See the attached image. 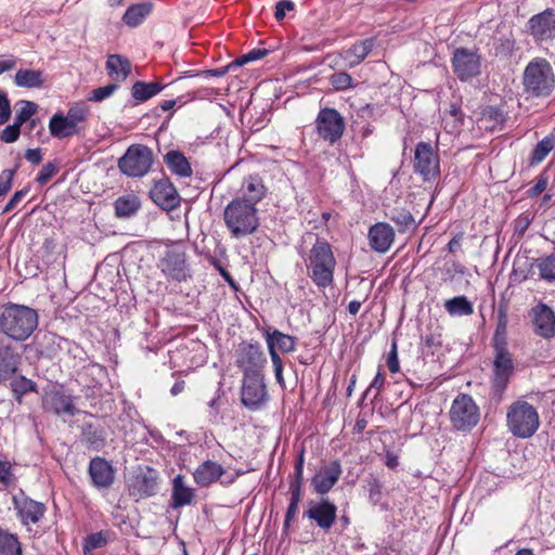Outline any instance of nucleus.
<instances>
[{
	"mask_svg": "<svg viewBox=\"0 0 555 555\" xmlns=\"http://www.w3.org/2000/svg\"><path fill=\"white\" fill-rule=\"evenodd\" d=\"M305 262L311 281L319 288L325 289L333 285L337 261L326 240L317 237Z\"/></svg>",
	"mask_w": 555,
	"mask_h": 555,
	"instance_id": "obj_1",
	"label": "nucleus"
},
{
	"mask_svg": "<svg viewBox=\"0 0 555 555\" xmlns=\"http://www.w3.org/2000/svg\"><path fill=\"white\" fill-rule=\"evenodd\" d=\"M38 325L36 310L16 304H8L2 307L0 313V328L14 340H25Z\"/></svg>",
	"mask_w": 555,
	"mask_h": 555,
	"instance_id": "obj_2",
	"label": "nucleus"
},
{
	"mask_svg": "<svg viewBox=\"0 0 555 555\" xmlns=\"http://www.w3.org/2000/svg\"><path fill=\"white\" fill-rule=\"evenodd\" d=\"M223 221L233 238L254 234L259 225L257 207L245 203L243 198H233L223 210Z\"/></svg>",
	"mask_w": 555,
	"mask_h": 555,
	"instance_id": "obj_3",
	"label": "nucleus"
},
{
	"mask_svg": "<svg viewBox=\"0 0 555 555\" xmlns=\"http://www.w3.org/2000/svg\"><path fill=\"white\" fill-rule=\"evenodd\" d=\"M522 87L531 98L550 96L555 88V74L550 62L543 57L532 59L525 67Z\"/></svg>",
	"mask_w": 555,
	"mask_h": 555,
	"instance_id": "obj_4",
	"label": "nucleus"
},
{
	"mask_svg": "<svg viewBox=\"0 0 555 555\" xmlns=\"http://www.w3.org/2000/svg\"><path fill=\"white\" fill-rule=\"evenodd\" d=\"M506 425L515 437L530 438L540 426L538 411L527 401L518 400L512 403L507 410Z\"/></svg>",
	"mask_w": 555,
	"mask_h": 555,
	"instance_id": "obj_5",
	"label": "nucleus"
},
{
	"mask_svg": "<svg viewBox=\"0 0 555 555\" xmlns=\"http://www.w3.org/2000/svg\"><path fill=\"white\" fill-rule=\"evenodd\" d=\"M90 107L86 102L74 103L67 114H55L49 122L50 133L59 139L79 134L86 128Z\"/></svg>",
	"mask_w": 555,
	"mask_h": 555,
	"instance_id": "obj_6",
	"label": "nucleus"
},
{
	"mask_svg": "<svg viewBox=\"0 0 555 555\" xmlns=\"http://www.w3.org/2000/svg\"><path fill=\"white\" fill-rule=\"evenodd\" d=\"M157 268L170 280L184 282L192 276L185 247L175 243L166 247L158 259Z\"/></svg>",
	"mask_w": 555,
	"mask_h": 555,
	"instance_id": "obj_7",
	"label": "nucleus"
},
{
	"mask_svg": "<svg viewBox=\"0 0 555 555\" xmlns=\"http://www.w3.org/2000/svg\"><path fill=\"white\" fill-rule=\"evenodd\" d=\"M492 377V396L496 400H501L502 396L514 374V363L511 352L506 347V341L495 339Z\"/></svg>",
	"mask_w": 555,
	"mask_h": 555,
	"instance_id": "obj_8",
	"label": "nucleus"
},
{
	"mask_svg": "<svg viewBox=\"0 0 555 555\" xmlns=\"http://www.w3.org/2000/svg\"><path fill=\"white\" fill-rule=\"evenodd\" d=\"M154 163L153 151L143 144H132L119 159L118 167L128 177H143Z\"/></svg>",
	"mask_w": 555,
	"mask_h": 555,
	"instance_id": "obj_9",
	"label": "nucleus"
},
{
	"mask_svg": "<svg viewBox=\"0 0 555 555\" xmlns=\"http://www.w3.org/2000/svg\"><path fill=\"white\" fill-rule=\"evenodd\" d=\"M449 414L452 426L462 431L475 427L480 416L478 405L466 393H461L453 400Z\"/></svg>",
	"mask_w": 555,
	"mask_h": 555,
	"instance_id": "obj_10",
	"label": "nucleus"
},
{
	"mask_svg": "<svg viewBox=\"0 0 555 555\" xmlns=\"http://www.w3.org/2000/svg\"><path fill=\"white\" fill-rule=\"evenodd\" d=\"M413 170L424 181H434L440 176V158L430 143L422 141L416 144Z\"/></svg>",
	"mask_w": 555,
	"mask_h": 555,
	"instance_id": "obj_11",
	"label": "nucleus"
},
{
	"mask_svg": "<svg viewBox=\"0 0 555 555\" xmlns=\"http://www.w3.org/2000/svg\"><path fill=\"white\" fill-rule=\"evenodd\" d=\"M315 129L321 139L330 144H334L344 134L345 118L335 108H322L315 119Z\"/></svg>",
	"mask_w": 555,
	"mask_h": 555,
	"instance_id": "obj_12",
	"label": "nucleus"
},
{
	"mask_svg": "<svg viewBox=\"0 0 555 555\" xmlns=\"http://www.w3.org/2000/svg\"><path fill=\"white\" fill-rule=\"evenodd\" d=\"M452 67L457 78L466 81L480 74L481 57L477 51L457 48L453 52Z\"/></svg>",
	"mask_w": 555,
	"mask_h": 555,
	"instance_id": "obj_13",
	"label": "nucleus"
},
{
	"mask_svg": "<svg viewBox=\"0 0 555 555\" xmlns=\"http://www.w3.org/2000/svg\"><path fill=\"white\" fill-rule=\"evenodd\" d=\"M266 363V356L258 344L243 343L240 345L236 365L243 371L244 376L262 374Z\"/></svg>",
	"mask_w": 555,
	"mask_h": 555,
	"instance_id": "obj_14",
	"label": "nucleus"
},
{
	"mask_svg": "<svg viewBox=\"0 0 555 555\" xmlns=\"http://www.w3.org/2000/svg\"><path fill=\"white\" fill-rule=\"evenodd\" d=\"M302 516L315 522V525L328 531L337 519V506L328 499L322 498L320 501L310 500L308 507Z\"/></svg>",
	"mask_w": 555,
	"mask_h": 555,
	"instance_id": "obj_15",
	"label": "nucleus"
},
{
	"mask_svg": "<svg viewBox=\"0 0 555 555\" xmlns=\"http://www.w3.org/2000/svg\"><path fill=\"white\" fill-rule=\"evenodd\" d=\"M241 400L249 410H257L267 400V390L262 374L244 376Z\"/></svg>",
	"mask_w": 555,
	"mask_h": 555,
	"instance_id": "obj_16",
	"label": "nucleus"
},
{
	"mask_svg": "<svg viewBox=\"0 0 555 555\" xmlns=\"http://www.w3.org/2000/svg\"><path fill=\"white\" fill-rule=\"evenodd\" d=\"M13 506L24 526L38 524L43 518L47 511L43 503L26 496L23 492L20 495L13 496Z\"/></svg>",
	"mask_w": 555,
	"mask_h": 555,
	"instance_id": "obj_17",
	"label": "nucleus"
},
{
	"mask_svg": "<svg viewBox=\"0 0 555 555\" xmlns=\"http://www.w3.org/2000/svg\"><path fill=\"white\" fill-rule=\"evenodd\" d=\"M151 199L164 210L170 211L180 205V196L168 178L156 181L150 190Z\"/></svg>",
	"mask_w": 555,
	"mask_h": 555,
	"instance_id": "obj_18",
	"label": "nucleus"
},
{
	"mask_svg": "<svg viewBox=\"0 0 555 555\" xmlns=\"http://www.w3.org/2000/svg\"><path fill=\"white\" fill-rule=\"evenodd\" d=\"M341 474L343 469L338 461L322 466L311 478L313 491L319 495L327 494L338 482Z\"/></svg>",
	"mask_w": 555,
	"mask_h": 555,
	"instance_id": "obj_19",
	"label": "nucleus"
},
{
	"mask_svg": "<svg viewBox=\"0 0 555 555\" xmlns=\"http://www.w3.org/2000/svg\"><path fill=\"white\" fill-rule=\"evenodd\" d=\"M533 331L537 335L551 339L555 337V312L545 304H538L531 308Z\"/></svg>",
	"mask_w": 555,
	"mask_h": 555,
	"instance_id": "obj_20",
	"label": "nucleus"
},
{
	"mask_svg": "<svg viewBox=\"0 0 555 555\" xmlns=\"http://www.w3.org/2000/svg\"><path fill=\"white\" fill-rule=\"evenodd\" d=\"M88 473L96 489H108L115 480V470L111 463L101 456L89 462Z\"/></svg>",
	"mask_w": 555,
	"mask_h": 555,
	"instance_id": "obj_21",
	"label": "nucleus"
},
{
	"mask_svg": "<svg viewBox=\"0 0 555 555\" xmlns=\"http://www.w3.org/2000/svg\"><path fill=\"white\" fill-rule=\"evenodd\" d=\"M530 34L535 40L544 41L555 37V12L545 10L533 15L529 22Z\"/></svg>",
	"mask_w": 555,
	"mask_h": 555,
	"instance_id": "obj_22",
	"label": "nucleus"
},
{
	"mask_svg": "<svg viewBox=\"0 0 555 555\" xmlns=\"http://www.w3.org/2000/svg\"><path fill=\"white\" fill-rule=\"evenodd\" d=\"M44 408L56 415L74 416L77 409L74 404L72 395L63 389H54L48 392L43 399Z\"/></svg>",
	"mask_w": 555,
	"mask_h": 555,
	"instance_id": "obj_23",
	"label": "nucleus"
},
{
	"mask_svg": "<svg viewBox=\"0 0 555 555\" xmlns=\"http://www.w3.org/2000/svg\"><path fill=\"white\" fill-rule=\"evenodd\" d=\"M370 247L380 254L389 250L395 241V231L392 227L386 222H377L369 230Z\"/></svg>",
	"mask_w": 555,
	"mask_h": 555,
	"instance_id": "obj_24",
	"label": "nucleus"
},
{
	"mask_svg": "<svg viewBox=\"0 0 555 555\" xmlns=\"http://www.w3.org/2000/svg\"><path fill=\"white\" fill-rule=\"evenodd\" d=\"M80 441L93 451H100L107 444V430L99 422H85L81 426Z\"/></svg>",
	"mask_w": 555,
	"mask_h": 555,
	"instance_id": "obj_25",
	"label": "nucleus"
},
{
	"mask_svg": "<svg viewBox=\"0 0 555 555\" xmlns=\"http://www.w3.org/2000/svg\"><path fill=\"white\" fill-rule=\"evenodd\" d=\"M267 192L268 189L262 179L258 175H250L243 180L241 194L235 198H243L245 203L257 207V204L266 197Z\"/></svg>",
	"mask_w": 555,
	"mask_h": 555,
	"instance_id": "obj_26",
	"label": "nucleus"
},
{
	"mask_svg": "<svg viewBox=\"0 0 555 555\" xmlns=\"http://www.w3.org/2000/svg\"><path fill=\"white\" fill-rule=\"evenodd\" d=\"M225 473L224 468L214 461L203 462L193 473L194 481L199 487H208L218 481Z\"/></svg>",
	"mask_w": 555,
	"mask_h": 555,
	"instance_id": "obj_27",
	"label": "nucleus"
},
{
	"mask_svg": "<svg viewBox=\"0 0 555 555\" xmlns=\"http://www.w3.org/2000/svg\"><path fill=\"white\" fill-rule=\"evenodd\" d=\"M375 46V38H365L357 41L351 48L345 50L341 55L347 66L352 68L362 63Z\"/></svg>",
	"mask_w": 555,
	"mask_h": 555,
	"instance_id": "obj_28",
	"label": "nucleus"
},
{
	"mask_svg": "<svg viewBox=\"0 0 555 555\" xmlns=\"http://www.w3.org/2000/svg\"><path fill=\"white\" fill-rule=\"evenodd\" d=\"M194 499V490L184 485V477L177 475L172 480L171 507L180 508L189 505Z\"/></svg>",
	"mask_w": 555,
	"mask_h": 555,
	"instance_id": "obj_29",
	"label": "nucleus"
},
{
	"mask_svg": "<svg viewBox=\"0 0 555 555\" xmlns=\"http://www.w3.org/2000/svg\"><path fill=\"white\" fill-rule=\"evenodd\" d=\"M164 160L169 170L179 177L186 178L192 176V168L188 158L180 151H169Z\"/></svg>",
	"mask_w": 555,
	"mask_h": 555,
	"instance_id": "obj_30",
	"label": "nucleus"
},
{
	"mask_svg": "<svg viewBox=\"0 0 555 555\" xmlns=\"http://www.w3.org/2000/svg\"><path fill=\"white\" fill-rule=\"evenodd\" d=\"M106 69L114 80L124 81L131 73V63L119 54H112L107 57Z\"/></svg>",
	"mask_w": 555,
	"mask_h": 555,
	"instance_id": "obj_31",
	"label": "nucleus"
},
{
	"mask_svg": "<svg viewBox=\"0 0 555 555\" xmlns=\"http://www.w3.org/2000/svg\"><path fill=\"white\" fill-rule=\"evenodd\" d=\"M157 489V478L152 474H143L135 477L131 494L138 499L149 498L155 495Z\"/></svg>",
	"mask_w": 555,
	"mask_h": 555,
	"instance_id": "obj_32",
	"label": "nucleus"
},
{
	"mask_svg": "<svg viewBox=\"0 0 555 555\" xmlns=\"http://www.w3.org/2000/svg\"><path fill=\"white\" fill-rule=\"evenodd\" d=\"M18 367V356L10 347L0 348V379H8Z\"/></svg>",
	"mask_w": 555,
	"mask_h": 555,
	"instance_id": "obj_33",
	"label": "nucleus"
},
{
	"mask_svg": "<svg viewBox=\"0 0 555 555\" xmlns=\"http://www.w3.org/2000/svg\"><path fill=\"white\" fill-rule=\"evenodd\" d=\"M114 207L118 218H129L140 209L141 202L137 195L128 194L118 197L114 203Z\"/></svg>",
	"mask_w": 555,
	"mask_h": 555,
	"instance_id": "obj_34",
	"label": "nucleus"
},
{
	"mask_svg": "<svg viewBox=\"0 0 555 555\" xmlns=\"http://www.w3.org/2000/svg\"><path fill=\"white\" fill-rule=\"evenodd\" d=\"M152 3L143 2L130 5L122 16V21L130 27L139 26L145 17L152 12Z\"/></svg>",
	"mask_w": 555,
	"mask_h": 555,
	"instance_id": "obj_35",
	"label": "nucleus"
},
{
	"mask_svg": "<svg viewBox=\"0 0 555 555\" xmlns=\"http://www.w3.org/2000/svg\"><path fill=\"white\" fill-rule=\"evenodd\" d=\"M14 83L20 88H40L44 83L43 74L36 69H18L14 76Z\"/></svg>",
	"mask_w": 555,
	"mask_h": 555,
	"instance_id": "obj_36",
	"label": "nucleus"
},
{
	"mask_svg": "<svg viewBox=\"0 0 555 555\" xmlns=\"http://www.w3.org/2000/svg\"><path fill=\"white\" fill-rule=\"evenodd\" d=\"M304 464L305 455L304 450H301L295 463L294 476L289 482V500H295L297 502H300L302 496Z\"/></svg>",
	"mask_w": 555,
	"mask_h": 555,
	"instance_id": "obj_37",
	"label": "nucleus"
},
{
	"mask_svg": "<svg viewBox=\"0 0 555 555\" xmlns=\"http://www.w3.org/2000/svg\"><path fill=\"white\" fill-rule=\"evenodd\" d=\"M444 309L451 317H467L474 313V306L464 295L446 300Z\"/></svg>",
	"mask_w": 555,
	"mask_h": 555,
	"instance_id": "obj_38",
	"label": "nucleus"
},
{
	"mask_svg": "<svg viewBox=\"0 0 555 555\" xmlns=\"http://www.w3.org/2000/svg\"><path fill=\"white\" fill-rule=\"evenodd\" d=\"M387 216L396 223L400 232L413 230L417 225L411 211L404 207H395Z\"/></svg>",
	"mask_w": 555,
	"mask_h": 555,
	"instance_id": "obj_39",
	"label": "nucleus"
},
{
	"mask_svg": "<svg viewBox=\"0 0 555 555\" xmlns=\"http://www.w3.org/2000/svg\"><path fill=\"white\" fill-rule=\"evenodd\" d=\"M165 88L159 82L137 81L131 88V95L139 102H144L158 94Z\"/></svg>",
	"mask_w": 555,
	"mask_h": 555,
	"instance_id": "obj_40",
	"label": "nucleus"
},
{
	"mask_svg": "<svg viewBox=\"0 0 555 555\" xmlns=\"http://www.w3.org/2000/svg\"><path fill=\"white\" fill-rule=\"evenodd\" d=\"M267 345L271 343L272 346L282 352H293L296 347L295 337L284 334L280 332L279 330H274L272 333L267 332L266 335Z\"/></svg>",
	"mask_w": 555,
	"mask_h": 555,
	"instance_id": "obj_41",
	"label": "nucleus"
},
{
	"mask_svg": "<svg viewBox=\"0 0 555 555\" xmlns=\"http://www.w3.org/2000/svg\"><path fill=\"white\" fill-rule=\"evenodd\" d=\"M22 554V545L17 535L0 528V555Z\"/></svg>",
	"mask_w": 555,
	"mask_h": 555,
	"instance_id": "obj_42",
	"label": "nucleus"
},
{
	"mask_svg": "<svg viewBox=\"0 0 555 555\" xmlns=\"http://www.w3.org/2000/svg\"><path fill=\"white\" fill-rule=\"evenodd\" d=\"M535 266L539 270L540 279L548 284H555V253L538 258Z\"/></svg>",
	"mask_w": 555,
	"mask_h": 555,
	"instance_id": "obj_43",
	"label": "nucleus"
},
{
	"mask_svg": "<svg viewBox=\"0 0 555 555\" xmlns=\"http://www.w3.org/2000/svg\"><path fill=\"white\" fill-rule=\"evenodd\" d=\"M480 121L485 124L486 128L495 129L505 121L504 112L498 106H487L480 113Z\"/></svg>",
	"mask_w": 555,
	"mask_h": 555,
	"instance_id": "obj_44",
	"label": "nucleus"
},
{
	"mask_svg": "<svg viewBox=\"0 0 555 555\" xmlns=\"http://www.w3.org/2000/svg\"><path fill=\"white\" fill-rule=\"evenodd\" d=\"M11 390L18 402H22V398L27 392H37V385L31 379L26 378L25 376H18L14 378L11 383Z\"/></svg>",
	"mask_w": 555,
	"mask_h": 555,
	"instance_id": "obj_45",
	"label": "nucleus"
},
{
	"mask_svg": "<svg viewBox=\"0 0 555 555\" xmlns=\"http://www.w3.org/2000/svg\"><path fill=\"white\" fill-rule=\"evenodd\" d=\"M554 149V139L545 137L535 144L531 152L530 164L538 165L545 159L548 153Z\"/></svg>",
	"mask_w": 555,
	"mask_h": 555,
	"instance_id": "obj_46",
	"label": "nucleus"
},
{
	"mask_svg": "<svg viewBox=\"0 0 555 555\" xmlns=\"http://www.w3.org/2000/svg\"><path fill=\"white\" fill-rule=\"evenodd\" d=\"M20 109L16 112L14 121L21 127L28 121L37 112V104L30 101L22 100L17 104Z\"/></svg>",
	"mask_w": 555,
	"mask_h": 555,
	"instance_id": "obj_47",
	"label": "nucleus"
},
{
	"mask_svg": "<svg viewBox=\"0 0 555 555\" xmlns=\"http://www.w3.org/2000/svg\"><path fill=\"white\" fill-rule=\"evenodd\" d=\"M365 489L369 492V499L374 504L378 503L382 498V483L374 477L370 476L365 479Z\"/></svg>",
	"mask_w": 555,
	"mask_h": 555,
	"instance_id": "obj_48",
	"label": "nucleus"
},
{
	"mask_svg": "<svg viewBox=\"0 0 555 555\" xmlns=\"http://www.w3.org/2000/svg\"><path fill=\"white\" fill-rule=\"evenodd\" d=\"M352 81V77L345 72L335 73L330 77L331 85L338 91L351 88Z\"/></svg>",
	"mask_w": 555,
	"mask_h": 555,
	"instance_id": "obj_49",
	"label": "nucleus"
},
{
	"mask_svg": "<svg viewBox=\"0 0 555 555\" xmlns=\"http://www.w3.org/2000/svg\"><path fill=\"white\" fill-rule=\"evenodd\" d=\"M106 543V537L102 532L91 533L85 539L83 551L85 553L91 552L92 550L103 547Z\"/></svg>",
	"mask_w": 555,
	"mask_h": 555,
	"instance_id": "obj_50",
	"label": "nucleus"
},
{
	"mask_svg": "<svg viewBox=\"0 0 555 555\" xmlns=\"http://www.w3.org/2000/svg\"><path fill=\"white\" fill-rule=\"evenodd\" d=\"M268 51L266 49H253L246 54L236 59L233 63L230 64L232 66H242L248 62L257 61L266 56Z\"/></svg>",
	"mask_w": 555,
	"mask_h": 555,
	"instance_id": "obj_51",
	"label": "nucleus"
},
{
	"mask_svg": "<svg viewBox=\"0 0 555 555\" xmlns=\"http://www.w3.org/2000/svg\"><path fill=\"white\" fill-rule=\"evenodd\" d=\"M116 89L117 86L115 83H109L107 86L96 88L91 91V93L88 96V100L93 102H101L111 96Z\"/></svg>",
	"mask_w": 555,
	"mask_h": 555,
	"instance_id": "obj_52",
	"label": "nucleus"
},
{
	"mask_svg": "<svg viewBox=\"0 0 555 555\" xmlns=\"http://www.w3.org/2000/svg\"><path fill=\"white\" fill-rule=\"evenodd\" d=\"M57 172V167L54 163H47L42 166L41 170L38 172L36 181L40 185L47 184L53 176H55Z\"/></svg>",
	"mask_w": 555,
	"mask_h": 555,
	"instance_id": "obj_53",
	"label": "nucleus"
},
{
	"mask_svg": "<svg viewBox=\"0 0 555 555\" xmlns=\"http://www.w3.org/2000/svg\"><path fill=\"white\" fill-rule=\"evenodd\" d=\"M20 133H21V126L14 121L12 125L7 126L2 130V132L0 134V139H1V141L5 142V143H13L18 139Z\"/></svg>",
	"mask_w": 555,
	"mask_h": 555,
	"instance_id": "obj_54",
	"label": "nucleus"
},
{
	"mask_svg": "<svg viewBox=\"0 0 555 555\" xmlns=\"http://www.w3.org/2000/svg\"><path fill=\"white\" fill-rule=\"evenodd\" d=\"M15 169H4L0 173V196L7 194L12 188Z\"/></svg>",
	"mask_w": 555,
	"mask_h": 555,
	"instance_id": "obj_55",
	"label": "nucleus"
},
{
	"mask_svg": "<svg viewBox=\"0 0 555 555\" xmlns=\"http://www.w3.org/2000/svg\"><path fill=\"white\" fill-rule=\"evenodd\" d=\"M387 366L389 371L395 374L398 373L400 370L399 359H398V348L397 343L393 340L391 344V349L388 353L387 360H386Z\"/></svg>",
	"mask_w": 555,
	"mask_h": 555,
	"instance_id": "obj_56",
	"label": "nucleus"
},
{
	"mask_svg": "<svg viewBox=\"0 0 555 555\" xmlns=\"http://www.w3.org/2000/svg\"><path fill=\"white\" fill-rule=\"evenodd\" d=\"M295 9V4L292 0H281L275 4L274 17L276 21H282L286 16V12H291Z\"/></svg>",
	"mask_w": 555,
	"mask_h": 555,
	"instance_id": "obj_57",
	"label": "nucleus"
},
{
	"mask_svg": "<svg viewBox=\"0 0 555 555\" xmlns=\"http://www.w3.org/2000/svg\"><path fill=\"white\" fill-rule=\"evenodd\" d=\"M11 116V106L7 94L0 90V126L5 124Z\"/></svg>",
	"mask_w": 555,
	"mask_h": 555,
	"instance_id": "obj_58",
	"label": "nucleus"
},
{
	"mask_svg": "<svg viewBox=\"0 0 555 555\" xmlns=\"http://www.w3.org/2000/svg\"><path fill=\"white\" fill-rule=\"evenodd\" d=\"M548 184V178L544 175H540L537 179L535 184L530 188L527 193L529 197H535L544 192Z\"/></svg>",
	"mask_w": 555,
	"mask_h": 555,
	"instance_id": "obj_59",
	"label": "nucleus"
},
{
	"mask_svg": "<svg viewBox=\"0 0 555 555\" xmlns=\"http://www.w3.org/2000/svg\"><path fill=\"white\" fill-rule=\"evenodd\" d=\"M28 192H29V188H24L20 191H16L14 193V195L11 197V199L9 201V203L7 204V206L4 207L3 214L9 212V211L13 210L14 208H16L18 203L28 194Z\"/></svg>",
	"mask_w": 555,
	"mask_h": 555,
	"instance_id": "obj_60",
	"label": "nucleus"
},
{
	"mask_svg": "<svg viewBox=\"0 0 555 555\" xmlns=\"http://www.w3.org/2000/svg\"><path fill=\"white\" fill-rule=\"evenodd\" d=\"M299 503L300 502H297L295 500H289V504H288V507H287V511H286V514H285L284 524H283V530L284 531H287L289 529L291 522H292V520L294 519V517L296 516V514L298 512Z\"/></svg>",
	"mask_w": 555,
	"mask_h": 555,
	"instance_id": "obj_61",
	"label": "nucleus"
},
{
	"mask_svg": "<svg viewBox=\"0 0 555 555\" xmlns=\"http://www.w3.org/2000/svg\"><path fill=\"white\" fill-rule=\"evenodd\" d=\"M11 481V464L0 456V482L9 485Z\"/></svg>",
	"mask_w": 555,
	"mask_h": 555,
	"instance_id": "obj_62",
	"label": "nucleus"
},
{
	"mask_svg": "<svg viewBox=\"0 0 555 555\" xmlns=\"http://www.w3.org/2000/svg\"><path fill=\"white\" fill-rule=\"evenodd\" d=\"M184 98L185 96L182 95V96H179L177 100H165L160 103V108L166 112V111L173 108L176 104L183 105L188 101L194 99V96H190L189 94H188V99H184Z\"/></svg>",
	"mask_w": 555,
	"mask_h": 555,
	"instance_id": "obj_63",
	"label": "nucleus"
},
{
	"mask_svg": "<svg viewBox=\"0 0 555 555\" xmlns=\"http://www.w3.org/2000/svg\"><path fill=\"white\" fill-rule=\"evenodd\" d=\"M25 158L34 164V165H38L41 159H42V153H41V150L38 147V149H28L25 153Z\"/></svg>",
	"mask_w": 555,
	"mask_h": 555,
	"instance_id": "obj_64",
	"label": "nucleus"
}]
</instances>
